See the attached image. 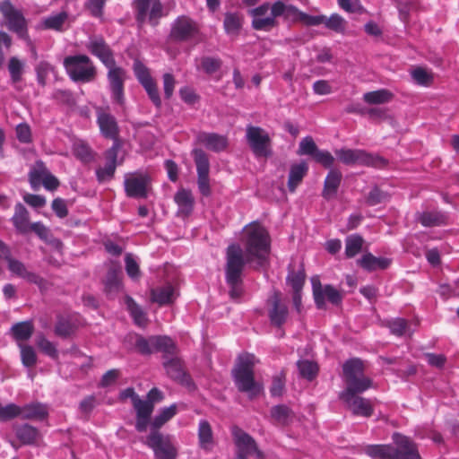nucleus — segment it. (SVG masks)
<instances>
[{
	"mask_svg": "<svg viewBox=\"0 0 459 459\" xmlns=\"http://www.w3.org/2000/svg\"><path fill=\"white\" fill-rule=\"evenodd\" d=\"M0 11L8 21L9 28L15 31L21 38L27 39L25 19L22 14L13 6L11 2L8 0L2 2Z\"/></svg>",
	"mask_w": 459,
	"mask_h": 459,
	"instance_id": "dca6fc26",
	"label": "nucleus"
},
{
	"mask_svg": "<svg viewBox=\"0 0 459 459\" xmlns=\"http://www.w3.org/2000/svg\"><path fill=\"white\" fill-rule=\"evenodd\" d=\"M125 262L127 274L133 279H137L140 276V270L139 265L134 259L133 255L131 254H126Z\"/></svg>",
	"mask_w": 459,
	"mask_h": 459,
	"instance_id": "0e129e2a",
	"label": "nucleus"
},
{
	"mask_svg": "<svg viewBox=\"0 0 459 459\" xmlns=\"http://www.w3.org/2000/svg\"><path fill=\"white\" fill-rule=\"evenodd\" d=\"M197 141L208 150L215 152L223 151L228 145L227 138L215 133H199L197 134Z\"/></svg>",
	"mask_w": 459,
	"mask_h": 459,
	"instance_id": "5701e85b",
	"label": "nucleus"
},
{
	"mask_svg": "<svg viewBox=\"0 0 459 459\" xmlns=\"http://www.w3.org/2000/svg\"><path fill=\"white\" fill-rule=\"evenodd\" d=\"M173 355L164 354L163 366L166 369L168 376L175 381L182 385H189L191 383L189 376L186 373L182 365L181 359Z\"/></svg>",
	"mask_w": 459,
	"mask_h": 459,
	"instance_id": "aec40b11",
	"label": "nucleus"
},
{
	"mask_svg": "<svg viewBox=\"0 0 459 459\" xmlns=\"http://www.w3.org/2000/svg\"><path fill=\"white\" fill-rule=\"evenodd\" d=\"M176 413H177L176 404H172L169 407L163 408L160 411V413L157 416H155V418L152 420L151 431H153L154 429L156 431H159L160 428H161Z\"/></svg>",
	"mask_w": 459,
	"mask_h": 459,
	"instance_id": "e433bc0d",
	"label": "nucleus"
},
{
	"mask_svg": "<svg viewBox=\"0 0 459 459\" xmlns=\"http://www.w3.org/2000/svg\"><path fill=\"white\" fill-rule=\"evenodd\" d=\"M388 199V195L375 186L368 195L366 202L368 205L374 206L385 202Z\"/></svg>",
	"mask_w": 459,
	"mask_h": 459,
	"instance_id": "6e6d98bb",
	"label": "nucleus"
},
{
	"mask_svg": "<svg viewBox=\"0 0 459 459\" xmlns=\"http://www.w3.org/2000/svg\"><path fill=\"white\" fill-rule=\"evenodd\" d=\"M64 65L74 82H88L96 76V68L85 55L67 56L64 60Z\"/></svg>",
	"mask_w": 459,
	"mask_h": 459,
	"instance_id": "423d86ee",
	"label": "nucleus"
},
{
	"mask_svg": "<svg viewBox=\"0 0 459 459\" xmlns=\"http://www.w3.org/2000/svg\"><path fill=\"white\" fill-rule=\"evenodd\" d=\"M24 62L21 61L16 56H13L8 62V71L10 73L11 81L13 83L21 82L22 74L24 72Z\"/></svg>",
	"mask_w": 459,
	"mask_h": 459,
	"instance_id": "ea45409f",
	"label": "nucleus"
},
{
	"mask_svg": "<svg viewBox=\"0 0 459 459\" xmlns=\"http://www.w3.org/2000/svg\"><path fill=\"white\" fill-rule=\"evenodd\" d=\"M177 295L174 286L170 283L152 290V300L160 306L171 304Z\"/></svg>",
	"mask_w": 459,
	"mask_h": 459,
	"instance_id": "a878e982",
	"label": "nucleus"
},
{
	"mask_svg": "<svg viewBox=\"0 0 459 459\" xmlns=\"http://www.w3.org/2000/svg\"><path fill=\"white\" fill-rule=\"evenodd\" d=\"M365 152L361 150L339 149L335 151V155L342 163L346 165L363 164Z\"/></svg>",
	"mask_w": 459,
	"mask_h": 459,
	"instance_id": "2f4dec72",
	"label": "nucleus"
},
{
	"mask_svg": "<svg viewBox=\"0 0 459 459\" xmlns=\"http://www.w3.org/2000/svg\"><path fill=\"white\" fill-rule=\"evenodd\" d=\"M133 406L136 411V416H151L154 409L150 402L140 397L134 401Z\"/></svg>",
	"mask_w": 459,
	"mask_h": 459,
	"instance_id": "13d9d810",
	"label": "nucleus"
},
{
	"mask_svg": "<svg viewBox=\"0 0 459 459\" xmlns=\"http://www.w3.org/2000/svg\"><path fill=\"white\" fill-rule=\"evenodd\" d=\"M20 416L23 420H43L48 416V410L44 404L30 403L21 408Z\"/></svg>",
	"mask_w": 459,
	"mask_h": 459,
	"instance_id": "c756f323",
	"label": "nucleus"
},
{
	"mask_svg": "<svg viewBox=\"0 0 459 459\" xmlns=\"http://www.w3.org/2000/svg\"><path fill=\"white\" fill-rule=\"evenodd\" d=\"M74 154L84 162H89L92 159L91 150L84 143H77L74 144Z\"/></svg>",
	"mask_w": 459,
	"mask_h": 459,
	"instance_id": "052dcab7",
	"label": "nucleus"
},
{
	"mask_svg": "<svg viewBox=\"0 0 459 459\" xmlns=\"http://www.w3.org/2000/svg\"><path fill=\"white\" fill-rule=\"evenodd\" d=\"M117 166L106 163L104 168L97 169V178L99 182L102 183L113 178Z\"/></svg>",
	"mask_w": 459,
	"mask_h": 459,
	"instance_id": "338daca9",
	"label": "nucleus"
},
{
	"mask_svg": "<svg viewBox=\"0 0 459 459\" xmlns=\"http://www.w3.org/2000/svg\"><path fill=\"white\" fill-rule=\"evenodd\" d=\"M270 416L274 424L283 427L290 425L296 418L295 412L285 404L273 406Z\"/></svg>",
	"mask_w": 459,
	"mask_h": 459,
	"instance_id": "b1692460",
	"label": "nucleus"
},
{
	"mask_svg": "<svg viewBox=\"0 0 459 459\" xmlns=\"http://www.w3.org/2000/svg\"><path fill=\"white\" fill-rule=\"evenodd\" d=\"M306 280V273L303 268L297 273L291 272L288 277L287 281L292 288V292H301Z\"/></svg>",
	"mask_w": 459,
	"mask_h": 459,
	"instance_id": "c03bdc74",
	"label": "nucleus"
},
{
	"mask_svg": "<svg viewBox=\"0 0 459 459\" xmlns=\"http://www.w3.org/2000/svg\"><path fill=\"white\" fill-rule=\"evenodd\" d=\"M30 183L34 190H37L42 184L47 189H56L59 182L47 169L44 163L37 161L30 172Z\"/></svg>",
	"mask_w": 459,
	"mask_h": 459,
	"instance_id": "4468645a",
	"label": "nucleus"
},
{
	"mask_svg": "<svg viewBox=\"0 0 459 459\" xmlns=\"http://www.w3.org/2000/svg\"><path fill=\"white\" fill-rule=\"evenodd\" d=\"M246 138L248 146L256 158H268L272 156L271 138L262 127L247 126Z\"/></svg>",
	"mask_w": 459,
	"mask_h": 459,
	"instance_id": "0eeeda50",
	"label": "nucleus"
},
{
	"mask_svg": "<svg viewBox=\"0 0 459 459\" xmlns=\"http://www.w3.org/2000/svg\"><path fill=\"white\" fill-rule=\"evenodd\" d=\"M395 447L388 445H371L365 448L366 454L375 459H421L416 444L399 433L394 434Z\"/></svg>",
	"mask_w": 459,
	"mask_h": 459,
	"instance_id": "7ed1b4c3",
	"label": "nucleus"
},
{
	"mask_svg": "<svg viewBox=\"0 0 459 459\" xmlns=\"http://www.w3.org/2000/svg\"><path fill=\"white\" fill-rule=\"evenodd\" d=\"M257 362L258 360L253 354H240L231 371L238 390L247 394L251 399L262 391V386L255 380L254 377V367Z\"/></svg>",
	"mask_w": 459,
	"mask_h": 459,
	"instance_id": "20e7f679",
	"label": "nucleus"
},
{
	"mask_svg": "<svg viewBox=\"0 0 459 459\" xmlns=\"http://www.w3.org/2000/svg\"><path fill=\"white\" fill-rule=\"evenodd\" d=\"M268 316L271 324L278 328L286 322L289 310L286 304L282 301L281 294L279 291H275L267 301Z\"/></svg>",
	"mask_w": 459,
	"mask_h": 459,
	"instance_id": "f3484780",
	"label": "nucleus"
},
{
	"mask_svg": "<svg viewBox=\"0 0 459 459\" xmlns=\"http://www.w3.org/2000/svg\"><path fill=\"white\" fill-rule=\"evenodd\" d=\"M359 264L368 271H374L377 269H385L390 264V260L387 258L376 257L372 254L368 253L364 255L359 259Z\"/></svg>",
	"mask_w": 459,
	"mask_h": 459,
	"instance_id": "72a5a7b5",
	"label": "nucleus"
},
{
	"mask_svg": "<svg viewBox=\"0 0 459 459\" xmlns=\"http://www.w3.org/2000/svg\"><path fill=\"white\" fill-rule=\"evenodd\" d=\"M202 67L207 74H213L220 69L221 61L219 58L204 56L201 60Z\"/></svg>",
	"mask_w": 459,
	"mask_h": 459,
	"instance_id": "e2e57ef3",
	"label": "nucleus"
},
{
	"mask_svg": "<svg viewBox=\"0 0 459 459\" xmlns=\"http://www.w3.org/2000/svg\"><path fill=\"white\" fill-rule=\"evenodd\" d=\"M326 28L336 32H343L346 28V21L337 13L332 14L329 18L325 17L324 22Z\"/></svg>",
	"mask_w": 459,
	"mask_h": 459,
	"instance_id": "de8ad7c7",
	"label": "nucleus"
},
{
	"mask_svg": "<svg viewBox=\"0 0 459 459\" xmlns=\"http://www.w3.org/2000/svg\"><path fill=\"white\" fill-rule=\"evenodd\" d=\"M14 430L18 439L24 445H32L39 437V430L29 424L15 426Z\"/></svg>",
	"mask_w": 459,
	"mask_h": 459,
	"instance_id": "7c9ffc66",
	"label": "nucleus"
},
{
	"mask_svg": "<svg viewBox=\"0 0 459 459\" xmlns=\"http://www.w3.org/2000/svg\"><path fill=\"white\" fill-rule=\"evenodd\" d=\"M21 407L14 403L7 404L6 406L0 405V421H7L17 416H20Z\"/></svg>",
	"mask_w": 459,
	"mask_h": 459,
	"instance_id": "864d4df0",
	"label": "nucleus"
},
{
	"mask_svg": "<svg viewBox=\"0 0 459 459\" xmlns=\"http://www.w3.org/2000/svg\"><path fill=\"white\" fill-rule=\"evenodd\" d=\"M137 10L136 19L142 25L149 13V21L152 26H156L157 20L161 16L162 5L160 0H135Z\"/></svg>",
	"mask_w": 459,
	"mask_h": 459,
	"instance_id": "2eb2a0df",
	"label": "nucleus"
},
{
	"mask_svg": "<svg viewBox=\"0 0 459 459\" xmlns=\"http://www.w3.org/2000/svg\"><path fill=\"white\" fill-rule=\"evenodd\" d=\"M198 25L186 15L178 17L171 24L169 38L177 42L188 41L198 34Z\"/></svg>",
	"mask_w": 459,
	"mask_h": 459,
	"instance_id": "9d476101",
	"label": "nucleus"
},
{
	"mask_svg": "<svg viewBox=\"0 0 459 459\" xmlns=\"http://www.w3.org/2000/svg\"><path fill=\"white\" fill-rule=\"evenodd\" d=\"M297 13V8L292 5H286L281 2L275 3L271 7V12L264 17H255L252 24L255 30H270L275 25V18L283 15L286 18H290L291 14Z\"/></svg>",
	"mask_w": 459,
	"mask_h": 459,
	"instance_id": "9b49d317",
	"label": "nucleus"
},
{
	"mask_svg": "<svg viewBox=\"0 0 459 459\" xmlns=\"http://www.w3.org/2000/svg\"><path fill=\"white\" fill-rule=\"evenodd\" d=\"M307 169V165L305 162L291 166L288 180V187L290 192H294L296 187L301 183Z\"/></svg>",
	"mask_w": 459,
	"mask_h": 459,
	"instance_id": "473e14b6",
	"label": "nucleus"
},
{
	"mask_svg": "<svg viewBox=\"0 0 459 459\" xmlns=\"http://www.w3.org/2000/svg\"><path fill=\"white\" fill-rule=\"evenodd\" d=\"M11 330L16 341L23 342L31 337L34 327L31 322L24 321L15 324Z\"/></svg>",
	"mask_w": 459,
	"mask_h": 459,
	"instance_id": "c9c22d12",
	"label": "nucleus"
},
{
	"mask_svg": "<svg viewBox=\"0 0 459 459\" xmlns=\"http://www.w3.org/2000/svg\"><path fill=\"white\" fill-rule=\"evenodd\" d=\"M345 389L339 398L345 407L356 416L370 417L373 407L369 400L359 394L372 386V380L364 375V363L354 358L347 360L342 367Z\"/></svg>",
	"mask_w": 459,
	"mask_h": 459,
	"instance_id": "f03ea898",
	"label": "nucleus"
},
{
	"mask_svg": "<svg viewBox=\"0 0 459 459\" xmlns=\"http://www.w3.org/2000/svg\"><path fill=\"white\" fill-rule=\"evenodd\" d=\"M363 238L359 235L354 234L347 237L345 240V254L348 257L356 255L362 247Z\"/></svg>",
	"mask_w": 459,
	"mask_h": 459,
	"instance_id": "a19ab883",
	"label": "nucleus"
},
{
	"mask_svg": "<svg viewBox=\"0 0 459 459\" xmlns=\"http://www.w3.org/2000/svg\"><path fill=\"white\" fill-rule=\"evenodd\" d=\"M244 235V250L238 245H230L226 253L225 276L232 299H239L244 292L242 273L245 264H251L255 269L263 267L270 252L268 232L260 224L253 222L247 226Z\"/></svg>",
	"mask_w": 459,
	"mask_h": 459,
	"instance_id": "f257e3e1",
	"label": "nucleus"
},
{
	"mask_svg": "<svg viewBox=\"0 0 459 459\" xmlns=\"http://www.w3.org/2000/svg\"><path fill=\"white\" fill-rule=\"evenodd\" d=\"M75 331V325L67 318L60 316L55 326V333L62 338L71 336Z\"/></svg>",
	"mask_w": 459,
	"mask_h": 459,
	"instance_id": "37998d69",
	"label": "nucleus"
},
{
	"mask_svg": "<svg viewBox=\"0 0 459 459\" xmlns=\"http://www.w3.org/2000/svg\"><path fill=\"white\" fill-rule=\"evenodd\" d=\"M241 26L240 18L236 13H227L224 19V28L228 33H237Z\"/></svg>",
	"mask_w": 459,
	"mask_h": 459,
	"instance_id": "4d7b16f0",
	"label": "nucleus"
},
{
	"mask_svg": "<svg viewBox=\"0 0 459 459\" xmlns=\"http://www.w3.org/2000/svg\"><path fill=\"white\" fill-rule=\"evenodd\" d=\"M126 305L134 323L139 326H145L147 323L146 315L131 297L127 296L126 298Z\"/></svg>",
	"mask_w": 459,
	"mask_h": 459,
	"instance_id": "58836bf2",
	"label": "nucleus"
},
{
	"mask_svg": "<svg viewBox=\"0 0 459 459\" xmlns=\"http://www.w3.org/2000/svg\"><path fill=\"white\" fill-rule=\"evenodd\" d=\"M89 49L92 55L100 59L106 67L111 66L116 63L110 48L102 38L94 37L91 39Z\"/></svg>",
	"mask_w": 459,
	"mask_h": 459,
	"instance_id": "4be33fe9",
	"label": "nucleus"
},
{
	"mask_svg": "<svg viewBox=\"0 0 459 459\" xmlns=\"http://www.w3.org/2000/svg\"><path fill=\"white\" fill-rule=\"evenodd\" d=\"M107 0H86L85 7L95 17H101Z\"/></svg>",
	"mask_w": 459,
	"mask_h": 459,
	"instance_id": "680f3d73",
	"label": "nucleus"
},
{
	"mask_svg": "<svg viewBox=\"0 0 459 459\" xmlns=\"http://www.w3.org/2000/svg\"><path fill=\"white\" fill-rule=\"evenodd\" d=\"M199 440L201 446L208 450L212 441V432L207 421H201L199 425Z\"/></svg>",
	"mask_w": 459,
	"mask_h": 459,
	"instance_id": "a18cd8bd",
	"label": "nucleus"
},
{
	"mask_svg": "<svg viewBox=\"0 0 459 459\" xmlns=\"http://www.w3.org/2000/svg\"><path fill=\"white\" fill-rule=\"evenodd\" d=\"M394 95L385 89L368 91L363 95V100L369 105L385 104L392 100Z\"/></svg>",
	"mask_w": 459,
	"mask_h": 459,
	"instance_id": "f704fd0d",
	"label": "nucleus"
},
{
	"mask_svg": "<svg viewBox=\"0 0 459 459\" xmlns=\"http://www.w3.org/2000/svg\"><path fill=\"white\" fill-rule=\"evenodd\" d=\"M342 173L336 169H331L325 180L323 196L329 200L336 195L342 181Z\"/></svg>",
	"mask_w": 459,
	"mask_h": 459,
	"instance_id": "cd10ccee",
	"label": "nucleus"
},
{
	"mask_svg": "<svg viewBox=\"0 0 459 459\" xmlns=\"http://www.w3.org/2000/svg\"><path fill=\"white\" fill-rule=\"evenodd\" d=\"M52 70L51 65L47 62H40L37 67V80L39 83L42 86L46 85V79L49 72Z\"/></svg>",
	"mask_w": 459,
	"mask_h": 459,
	"instance_id": "774afa93",
	"label": "nucleus"
},
{
	"mask_svg": "<svg viewBox=\"0 0 459 459\" xmlns=\"http://www.w3.org/2000/svg\"><path fill=\"white\" fill-rule=\"evenodd\" d=\"M98 123L101 133L108 138H116L118 128L113 116L102 110L98 112Z\"/></svg>",
	"mask_w": 459,
	"mask_h": 459,
	"instance_id": "bb28decb",
	"label": "nucleus"
},
{
	"mask_svg": "<svg viewBox=\"0 0 459 459\" xmlns=\"http://www.w3.org/2000/svg\"><path fill=\"white\" fill-rule=\"evenodd\" d=\"M196 170L198 174V187L203 195L208 196L211 194L209 185L210 163L207 154L201 149L193 151Z\"/></svg>",
	"mask_w": 459,
	"mask_h": 459,
	"instance_id": "ddd939ff",
	"label": "nucleus"
},
{
	"mask_svg": "<svg viewBox=\"0 0 459 459\" xmlns=\"http://www.w3.org/2000/svg\"><path fill=\"white\" fill-rule=\"evenodd\" d=\"M420 221L425 227L439 226L446 221V216L438 212H426L420 216Z\"/></svg>",
	"mask_w": 459,
	"mask_h": 459,
	"instance_id": "79ce46f5",
	"label": "nucleus"
},
{
	"mask_svg": "<svg viewBox=\"0 0 459 459\" xmlns=\"http://www.w3.org/2000/svg\"><path fill=\"white\" fill-rule=\"evenodd\" d=\"M13 221L20 231L26 232L29 230V212L22 204H19L15 206Z\"/></svg>",
	"mask_w": 459,
	"mask_h": 459,
	"instance_id": "4c0bfd02",
	"label": "nucleus"
},
{
	"mask_svg": "<svg viewBox=\"0 0 459 459\" xmlns=\"http://www.w3.org/2000/svg\"><path fill=\"white\" fill-rule=\"evenodd\" d=\"M134 342L138 352L143 355H150L158 351L166 355H173L177 352L175 342L166 335H153L145 338L140 334H135Z\"/></svg>",
	"mask_w": 459,
	"mask_h": 459,
	"instance_id": "39448f33",
	"label": "nucleus"
},
{
	"mask_svg": "<svg viewBox=\"0 0 459 459\" xmlns=\"http://www.w3.org/2000/svg\"><path fill=\"white\" fill-rule=\"evenodd\" d=\"M19 347L21 349V358L22 364L27 368L34 366L37 362V355L34 349L31 346L24 345L22 343H19Z\"/></svg>",
	"mask_w": 459,
	"mask_h": 459,
	"instance_id": "49530a36",
	"label": "nucleus"
},
{
	"mask_svg": "<svg viewBox=\"0 0 459 459\" xmlns=\"http://www.w3.org/2000/svg\"><path fill=\"white\" fill-rule=\"evenodd\" d=\"M318 150L313 138L307 136L299 143L298 153L299 155H311L314 157Z\"/></svg>",
	"mask_w": 459,
	"mask_h": 459,
	"instance_id": "8fccbe9b",
	"label": "nucleus"
},
{
	"mask_svg": "<svg viewBox=\"0 0 459 459\" xmlns=\"http://www.w3.org/2000/svg\"><path fill=\"white\" fill-rule=\"evenodd\" d=\"M37 345L47 355L54 359L57 358V351L55 345L47 340L43 335H39L37 338Z\"/></svg>",
	"mask_w": 459,
	"mask_h": 459,
	"instance_id": "bf43d9fd",
	"label": "nucleus"
},
{
	"mask_svg": "<svg viewBox=\"0 0 459 459\" xmlns=\"http://www.w3.org/2000/svg\"><path fill=\"white\" fill-rule=\"evenodd\" d=\"M142 85L144 87L145 91H147V93H148L150 99L152 100V101L153 102V104L159 108L161 105V100H160V98L159 95L157 86L154 83L153 80L146 82L143 83Z\"/></svg>",
	"mask_w": 459,
	"mask_h": 459,
	"instance_id": "69168bd1",
	"label": "nucleus"
},
{
	"mask_svg": "<svg viewBox=\"0 0 459 459\" xmlns=\"http://www.w3.org/2000/svg\"><path fill=\"white\" fill-rule=\"evenodd\" d=\"M298 368L299 370V374L308 379H313L317 373V365L309 360H300L298 361Z\"/></svg>",
	"mask_w": 459,
	"mask_h": 459,
	"instance_id": "09e8293b",
	"label": "nucleus"
},
{
	"mask_svg": "<svg viewBox=\"0 0 459 459\" xmlns=\"http://www.w3.org/2000/svg\"><path fill=\"white\" fill-rule=\"evenodd\" d=\"M126 195L134 198H146L150 189V178L143 175H132L126 178Z\"/></svg>",
	"mask_w": 459,
	"mask_h": 459,
	"instance_id": "6ab92c4d",
	"label": "nucleus"
},
{
	"mask_svg": "<svg viewBox=\"0 0 459 459\" xmlns=\"http://www.w3.org/2000/svg\"><path fill=\"white\" fill-rule=\"evenodd\" d=\"M411 75L418 84L423 86L430 85L433 81L432 74L421 67L414 69L411 73Z\"/></svg>",
	"mask_w": 459,
	"mask_h": 459,
	"instance_id": "5fc2aeb1",
	"label": "nucleus"
},
{
	"mask_svg": "<svg viewBox=\"0 0 459 459\" xmlns=\"http://www.w3.org/2000/svg\"><path fill=\"white\" fill-rule=\"evenodd\" d=\"M231 432L236 446L234 459H248V456L253 455V451L256 449L255 440L237 426L232 428Z\"/></svg>",
	"mask_w": 459,
	"mask_h": 459,
	"instance_id": "f8f14e48",
	"label": "nucleus"
},
{
	"mask_svg": "<svg viewBox=\"0 0 459 459\" xmlns=\"http://www.w3.org/2000/svg\"><path fill=\"white\" fill-rule=\"evenodd\" d=\"M66 19L67 14L65 13H60L46 18L44 21V24L45 27L48 29L61 30Z\"/></svg>",
	"mask_w": 459,
	"mask_h": 459,
	"instance_id": "3c124183",
	"label": "nucleus"
},
{
	"mask_svg": "<svg viewBox=\"0 0 459 459\" xmlns=\"http://www.w3.org/2000/svg\"><path fill=\"white\" fill-rule=\"evenodd\" d=\"M313 295L316 305L319 309H325L326 307L325 299L333 305H339L342 299V293L331 285L322 286L317 276L311 278Z\"/></svg>",
	"mask_w": 459,
	"mask_h": 459,
	"instance_id": "1a4fd4ad",
	"label": "nucleus"
},
{
	"mask_svg": "<svg viewBox=\"0 0 459 459\" xmlns=\"http://www.w3.org/2000/svg\"><path fill=\"white\" fill-rule=\"evenodd\" d=\"M174 199L178 205V213L179 215L188 216L191 213L194 205L192 194L189 191L181 189L176 194Z\"/></svg>",
	"mask_w": 459,
	"mask_h": 459,
	"instance_id": "c85d7f7f",
	"label": "nucleus"
},
{
	"mask_svg": "<svg viewBox=\"0 0 459 459\" xmlns=\"http://www.w3.org/2000/svg\"><path fill=\"white\" fill-rule=\"evenodd\" d=\"M108 69V79L109 87L112 92L113 100L118 104L124 102V82L126 77V71L114 63L111 66H107Z\"/></svg>",
	"mask_w": 459,
	"mask_h": 459,
	"instance_id": "a211bd4d",
	"label": "nucleus"
},
{
	"mask_svg": "<svg viewBox=\"0 0 459 459\" xmlns=\"http://www.w3.org/2000/svg\"><path fill=\"white\" fill-rule=\"evenodd\" d=\"M121 271L119 266H111L104 280V290L107 295L114 297L122 289V283L120 280Z\"/></svg>",
	"mask_w": 459,
	"mask_h": 459,
	"instance_id": "393cba45",
	"label": "nucleus"
},
{
	"mask_svg": "<svg viewBox=\"0 0 459 459\" xmlns=\"http://www.w3.org/2000/svg\"><path fill=\"white\" fill-rule=\"evenodd\" d=\"M7 262L9 270L13 273L25 279L29 282L37 284L41 290L47 289L48 282L34 273L29 272L22 262L12 257Z\"/></svg>",
	"mask_w": 459,
	"mask_h": 459,
	"instance_id": "412c9836",
	"label": "nucleus"
},
{
	"mask_svg": "<svg viewBox=\"0 0 459 459\" xmlns=\"http://www.w3.org/2000/svg\"><path fill=\"white\" fill-rule=\"evenodd\" d=\"M393 334L402 336L408 329V322L403 318H394L386 323Z\"/></svg>",
	"mask_w": 459,
	"mask_h": 459,
	"instance_id": "603ef678",
	"label": "nucleus"
},
{
	"mask_svg": "<svg viewBox=\"0 0 459 459\" xmlns=\"http://www.w3.org/2000/svg\"><path fill=\"white\" fill-rule=\"evenodd\" d=\"M146 444L150 446L155 455L156 459H176L178 451L171 442L170 436L163 435L160 431L150 432L147 437Z\"/></svg>",
	"mask_w": 459,
	"mask_h": 459,
	"instance_id": "6e6552de",
	"label": "nucleus"
}]
</instances>
